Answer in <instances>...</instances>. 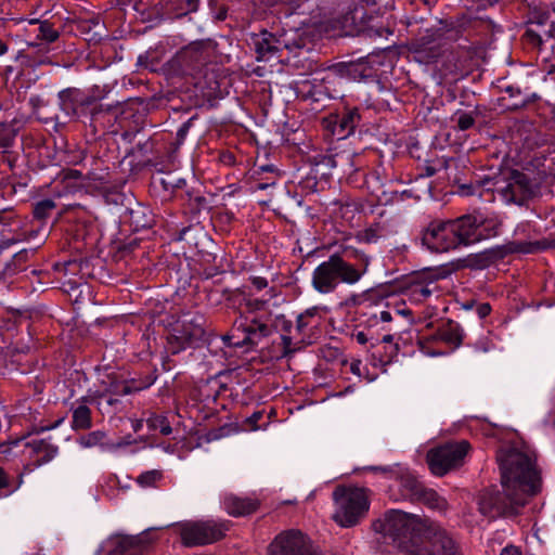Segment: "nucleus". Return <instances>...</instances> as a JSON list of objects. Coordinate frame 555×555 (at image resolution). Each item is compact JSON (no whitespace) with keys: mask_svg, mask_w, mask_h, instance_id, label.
<instances>
[{"mask_svg":"<svg viewBox=\"0 0 555 555\" xmlns=\"http://www.w3.org/2000/svg\"><path fill=\"white\" fill-rule=\"evenodd\" d=\"M500 555H522L520 550L514 545L505 546Z\"/></svg>","mask_w":555,"mask_h":555,"instance_id":"obj_45","label":"nucleus"},{"mask_svg":"<svg viewBox=\"0 0 555 555\" xmlns=\"http://www.w3.org/2000/svg\"><path fill=\"white\" fill-rule=\"evenodd\" d=\"M513 496L508 495L507 491L504 490L502 493L485 492L478 501L479 511L489 518L514 515L525 504L514 502Z\"/></svg>","mask_w":555,"mask_h":555,"instance_id":"obj_14","label":"nucleus"},{"mask_svg":"<svg viewBox=\"0 0 555 555\" xmlns=\"http://www.w3.org/2000/svg\"><path fill=\"white\" fill-rule=\"evenodd\" d=\"M532 23L542 29H528L525 34L528 42L541 46L545 38H555V7L551 10L535 12Z\"/></svg>","mask_w":555,"mask_h":555,"instance_id":"obj_16","label":"nucleus"},{"mask_svg":"<svg viewBox=\"0 0 555 555\" xmlns=\"http://www.w3.org/2000/svg\"><path fill=\"white\" fill-rule=\"evenodd\" d=\"M149 225H150L149 222H145V223H142V224L137 223V227H142V228H145V227H149Z\"/></svg>","mask_w":555,"mask_h":555,"instance_id":"obj_61","label":"nucleus"},{"mask_svg":"<svg viewBox=\"0 0 555 555\" xmlns=\"http://www.w3.org/2000/svg\"><path fill=\"white\" fill-rule=\"evenodd\" d=\"M410 555H463L455 538L440 524L429 520L417 547H411Z\"/></svg>","mask_w":555,"mask_h":555,"instance_id":"obj_7","label":"nucleus"},{"mask_svg":"<svg viewBox=\"0 0 555 555\" xmlns=\"http://www.w3.org/2000/svg\"><path fill=\"white\" fill-rule=\"evenodd\" d=\"M429 354H430V356H442V354H443V352L437 351V352H431V353H429Z\"/></svg>","mask_w":555,"mask_h":555,"instance_id":"obj_62","label":"nucleus"},{"mask_svg":"<svg viewBox=\"0 0 555 555\" xmlns=\"http://www.w3.org/2000/svg\"><path fill=\"white\" fill-rule=\"evenodd\" d=\"M260 502L254 496H241L233 493L225 494L222 501L224 511L233 517H244L255 513Z\"/></svg>","mask_w":555,"mask_h":555,"instance_id":"obj_21","label":"nucleus"},{"mask_svg":"<svg viewBox=\"0 0 555 555\" xmlns=\"http://www.w3.org/2000/svg\"><path fill=\"white\" fill-rule=\"evenodd\" d=\"M269 299H259V298H245V306L249 312H256L263 310L268 304Z\"/></svg>","mask_w":555,"mask_h":555,"instance_id":"obj_40","label":"nucleus"},{"mask_svg":"<svg viewBox=\"0 0 555 555\" xmlns=\"http://www.w3.org/2000/svg\"><path fill=\"white\" fill-rule=\"evenodd\" d=\"M87 401L95 405L101 414H114L119 405V400L104 391H89L87 393Z\"/></svg>","mask_w":555,"mask_h":555,"instance_id":"obj_29","label":"nucleus"},{"mask_svg":"<svg viewBox=\"0 0 555 555\" xmlns=\"http://www.w3.org/2000/svg\"><path fill=\"white\" fill-rule=\"evenodd\" d=\"M501 470L502 489L514 495V502L526 504L540 492L542 479L537 466V455L527 446L502 447L496 454Z\"/></svg>","mask_w":555,"mask_h":555,"instance_id":"obj_1","label":"nucleus"},{"mask_svg":"<svg viewBox=\"0 0 555 555\" xmlns=\"http://www.w3.org/2000/svg\"><path fill=\"white\" fill-rule=\"evenodd\" d=\"M318 312V308L317 307H312V308H309L307 309L302 314H305V318L306 317H313Z\"/></svg>","mask_w":555,"mask_h":555,"instance_id":"obj_53","label":"nucleus"},{"mask_svg":"<svg viewBox=\"0 0 555 555\" xmlns=\"http://www.w3.org/2000/svg\"><path fill=\"white\" fill-rule=\"evenodd\" d=\"M392 339H393V336H392V335H390V334H387V335L383 336V338H382V340H380V341H382V343H391V341H392Z\"/></svg>","mask_w":555,"mask_h":555,"instance_id":"obj_57","label":"nucleus"},{"mask_svg":"<svg viewBox=\"0 0 555 555\" xmlns=\"http://www.w3.org/2000/svg\"><path fill=\"white\" fill-rule=\"evenodd\" d=\"M251 285L257 289L261 291L268 287L267 279L262 276H253L250 278Z\"/></svg>","mask_w":555,"mask_h":555,"instance_id":"obj_44","label":"nucleus"},{"mask_svg":"<svg viewBox=\"0 0 555 555\" xmlns=\"http://www.w3.org/2000/svg\"><path fill=\"white\" fill-rule=\"evenodd\" d=\"M28 25L33 29H26L29 35L34 34L35 38L39 41H28V48H38V51L42 54L37 60L30 52L22 51L17 59L21 60L22 64L26 67L35 68L39 65L49 63L48 56L49 44L56 41L60 37V31L53 27L49 21L30 20Z\"/></svg>","mask_w":555,"mask_h":555,"instance_id":"obj_9","label":"nucleus"},{"mask_svg":"<svg viewBox=\"0 0 555 555\" xmlns=\"http://www.w3.org/2000/svg\"><path fill=\"white\" fill-rule=\"evenodd\" d=\"M373 469L395 479L401 491L400 498L403 500L416 502V500L420 499L421 492L425 488L411 470L399 464L386 467H374Z\"/></svg>","mask_w":555,"mask_h":555,"instance_id":"obj_13","label":"nucleus"},{"mask_svg":"<svg viewBox=\"0 0 555 555\" xmlns=\"http://www.w3.org/2000/svg\"><path fill=\"white\" fill-rule=\"evenodd\" d=\"M55 208L54 201L50 198L42 199L38 203H36L34 207V216L37 219H46L51 211Z\"/></svg>","mask_w":555,"mask_h":555,"instance_id":"obj_36","label":"nucleus"},{"mask_svg":"<svg viewBox=\"0 0 555 555\" xmlns=\"http://www.w3.org/2000/svg\"><path fill=\"white\" fill-rule=\"evenodd\" d=\"M89 404L86 395L78 399L72 406V428L74 430H87L92 427V416Z\"/></svg>","mask_w":555,"mask_h":555,"instance_id":"obj_23","label":"nucleus"},{"mask_svg":"<svg viewBox=\"0 0 555 555\" xmlns=\"http://www.w3.org/2000/svg\"><path fill=\"white\" fill-rule=\"evenodd\" d=\"M348 257L359 261L352 264L344 259L339 254H333L326 261L321 262L312 272V287L320 294H331L335 292L340 283L347 285L357 284L367 272L370 258L354 248H346Z\"/></svg>","mask_w":555,"mask_h":555,"instance_id":"obj_3","label":"nucleus"},{"mask_svg":"<svg viewBox=\"0 0 555 555\" xmlns=\"http://www.w3.org/2000/svg\"><path fill=\"white\" fill-rule=\"evenodd\" d=\"M464 338V331L461 325L452 320H448L433 335V339L441 340L453 348H459Z\"/></svg>","mask_w":555,"mask_h":555,"instance_id":"obj_25","label":"nucleus"},{"mask_svg":"<svg viewBox=\"0 0 555 555\" xmlns=\"http://www.w3.org/2000/svg\"><path fill=\"white\" fill-rule=\"evenodd\" d=\"M225 522L215 520L188 521L180 525L182 544L192 547L215 543L221 540L228 531Z\"/></svg>","mask_w":555,"mask_h":555,"instance_id":"obj_10","label":"nucleus"},{"mask_svg":"<svg viewBox=\"0 0 555 555\" xmlns=\"http://www.w3.org/2000/svg\"><path fill=\"white\" fill-rule=\"evenodd\" d=\"M146 424L152 430H159L164 436H168L172 433V428L167 417L164 415L152 414L147 420Z\"/></svg>","mask_w":555,"mask_h":555,"instance_id":"obj_34","label":"nucleus"},{"mask_svg":"<svg viewBox=\"0 0 555 555\" xmlns=\"http://www.w3.org/2000/svg\"><path fill=\"white\" fill-rule=\"evenodd\" d=\"M383 236L380 228H367L358 235L359 240L366 244L376 243Z\"/></svg>","mask_w":555,"mask_h":555,"instance_id":"obj_38","label":"nucleus"},{"mask_svg":"<svg viewBox=\"0 0 555 555\" xmlns=\"http://www.w3.org/2000/svg\"><path fill=\"white\" fill-rule=\"evenodd\" d=\"M267 295L269 296V299H272L276 296V291L274 287H271L269 288V291L267 292Z\"/></svg>","mask_w":555,"mask_h":555,"instance_id":"obj_56","label":"nucleus"},{"mask_svg":"<svg viewBox=\"0 0 555 555\" xmlns=\"http://www.w3.org/2000/svg\"><path fill=\"white\" fill-rule=\"evenodd\" d=\"M181 184H185V180L179 179L178 183L176 184V186L180 188Z\"/></svg>","mask_w":555,"mask_h":555,"instance_id":"obj_60","label":"nucleus"},{"mask_svg":"<svg viewBox=\"0 0 555 555\" xmlns=\"http://www.w3.org/2000/svg\"><path fill=\"white\" fill-rule=\"evenodd\" d=\"M14 138V130L7 124H0V149L7 150L11 147Z\"/></svg>","mask_w":555,"mask_h":555,"instance_id":"obj_37","label":"nucleus"},{"mask_svg":"<svg viewBox=\"0 0 555 555\" xmlns=\"http://www.w3.org/2000/svg\"><path fill=\"white\" fill-rule=\"evenodd\" d=\"M410 296L415 301H423L438 292L436 279H431L428 274L420 276L409 287Z\"/></svg>","mask_w":555,"mask_h":555,"instance_id":"obj_28","label":"nucleus"},{"mask_svg":"<svg viewBox=\"0 0 555 555\" xmlns=\"http://www.w3.org/2000/svg\"><path fill=\"white\" fill-rule=\"evenodd\" d=\"M429 520L393 509L385 514L379 530L385 537L390 538L404 555H410V546H418Z\"/></svg>","mask_w":555,"mask_h":555,"instance_id":"obj_4","label":"nucleus"},{"mask_svg":"<svg viewBox=\"0 0 555 555\" xmlns=\"http://www.w3.org/2000/svg\"><path fill=\"white\" fill-rule=\"evenodd\" d=\"M391 313L389 311H382L380 312V320L383 322H390L391 321Z\"/></svg>","mask_w":555,"mask_h":555,"instance_id":"obj_52","label":"nucleus"},{"mask_svg":"<svg viewBox=\"0 0 555 555\" xmlns=\"http://www.w3.org/2000/svg\"><path fill=\"white\" fill-rule=\"evenodd\" d=\"M370 17L363 5L354 7L338 21L341 36H357L367 28Z\"/></svg>","mask_w":555,"mask_h":555,"instance_id":"obj_18","label":"nucleus"},{"mask_svg":"<svg viewBox=\"0 0 555 555\" xmlns=\"http://www.w3.org/2000/svg\"><path fill=\"white\" fill-rule=\"evenodd\" d=\"M204 325V317L192 312H185L170 323L167 343L171 353H178L202 339Z\"/></svg>","mask_w":555,"mask_h":555,"instance_id":"obj_6","label":"nucleus"},{"mask_svg":"<svg viewBox=\"0 0 555 555\" xmlns=\"http://www.w3.org/2000/svg\"><path fill=\"white\" fill-rule=\"evenodd\" d=\"M361 364H362V363H361V361H360V360H354V361H352V362H351V364H350V370H351V372H352L353 374H356V375H360V374H361V372H360V366H361Z\"/></svg>","mask_w":555,"mask_h":555,"instance_id":"obj_50","label":"nucleus"},{"mask_svg":"<svg viewBox=\"0 0 555 555\" xmlns=\"http://www.w3.org/2000/svg\"><path fill=\"white\" fill-rule=\"evenodd\" d=\"M189 131V125L188 124H183L177 131V138L179 140V143L181 144L183 142V140L185 139V135Z\"/></svg>","mask_w":555,"mask_h":555,"instance_id":"obj_46","label":"nucleus"},{"mask_svg":"<svg viewBox=\"0 0 555 555\" xmlns=\"http://www.w3.org/2000/svg\"><path fill=\"white\" fill-rule=\"evenodd\" d=\"M490 311L491 308L489 304H482L477 308V312L480 318L487 317L490 313Z\"/></svg>","mask_w":555,"mask_h":555,"instance_id":"obj_48","label":"nucleus"},{"mask_svg":"<svg viewBox=\"0 0 555 555\" xmlns=\"http://www.w3.org/2000/svg\"><path fill=\"white\" fill-rule=\"evenodd\" d=\"M233 335L241 332L244 334L242 344L257 345L261 339L272 335V328L269 321V315L264 319L240 315L233 324Z\"/></svg>","mask_w":555,"mask_h":555,"instance_id":"obj_15","label":"nucleus"},{"mask_svg":"<svg viewBox=\"0 0 555 555\" xmlns=\"http://www.w3.org/2000/svg\"><path fill=\"white\" fill-rule=\"evenodd\" d=\"M305 314H299L297 318L296 330L298 333H302L304 330L308 326V323L305 321Z\"/></svg>","mask_w":555,"mask_h":555,"instance_id":"obj_47","label":"nucleus"},{"mask_svg":"<svg viewBox=\"0 0 555 555\" xmlns=\"http://www.w3.org/2000/svg\"><path fill=\"white\" fill-rule=\"evenodd\" d=\"M273 185H275V181H271V182H267V183L259 182V183H257L256 189L257 190H266L267 188L273 186Z\"/></svg>","mask_w":555,"mask_h":555,"instance_id":"obj_51","label":"nucleus"},{"mask_svg":"<svg viewBox=\"0 0 555 555\" xmlns=\"http://www.w3.org/2000/svg\"><path fill=\"white\" fill-rule=\"evenodd\" d=\"M333 519L344 528L356 526L369 512V491L359 487H337L333 492Z\"/></svg>","mask_w":555,"mask_h":555,"instance_id":"obj_5","label":"nucleus"},{"mask_svg":"<svg viewBox=\"0 0 555 555\" xmlns=\"http://www.w3.org/2000/svg\"><path fill=\"white\" fill-rule=\"evenodd\" d=\"M26 447L31 449L34 455H36L35 465L41 466L52 461L57 452L59 448L44 439H35L26 443Z\"/></svg>","mask_w":555,"mask_h":555,"instance_id":"obj_27","label":"nucleus"},{"mask_svg":"<svg viewBox=\"0 0 555 555\" xmlns=\"http://www.w3.org/2000/svg\"><path fill=\"white\" fill-rule=\"evenodd\" d=\"M106 434L102 430H94L91 431L79 439V444L82 448H93V447H101L103 450H105V443L108 441H105Z\"/></svg>","mask_w":555,"mask_h":555,"instance_id":"obj_32","label":"nucleus"},{"mask_svg":"<svg viewBox=\"0 0 555 555\" xmlns=\"http://www.w3.org/2000/svg\"><path fill=\"white\" fill-rule=\"evenodd\" d=\"M354 339L360 345L370 344V347L373 348L379 344V339L375 337H370L365 332L358 331L353 334Z\"/></svg>","mask_w":555,"mask_h":555,"instance_id":"obj_41","label":"nucleus"},{"mask_svg":"<svg viewBox=\"0 0 555 555\" xmlns=\"http://www.w3.org/2000/svg\"><path fill=\"white\" fill-rule=\"evenodd\" d=\"M457 244L468 246L498 234L499 223L481 214H468L451 220Z\"/></svg>","mask_w":555,"mask_h":555,"instance_id":"obj_8","label":"nucleus"},{"mask_svg":"<svg viewBox=\"0 0 555 555\" xmlns=\"http://www.w3.org/2000/svg\"><path fill=\"white\" fill-rule=\"evenodd\" d=\"M143 387H134L127 382L112 384L104 392L113 397L127 396L135 391H140Z\"/></svg>","mask_w":555,"mask_h":555,"instance_id":"obj_35","label":"nucleus"},{"mask_svg":"<svg viewBox=\"0 0 555 555\" xmlns=\"http://www.w3.org/2000/svg\"><path fill=\"white\" fill-rule=\"evenodd\" d=\"M140 537L119 535L107 541L108 555H132L141 550Z\"/></svg>","mask_w":555,"mask_h":555,"instance_id":"obj_22","label":"nucleus"},{"mask_svg":"<svg viewBox=\"0 0 555 555\" xmlns=\"http://www.w3.org/2000/svg\"><path fill=\"white\" fill-rule=\"evenodd\" d=\"M164 478V474H163V470L160 469H151V470H146V472H143L142 474H140L137 479H135V482L141 487V488H156L158 486V483L163 480Z\"/></svg>","mask_w":555,"mask_h":555,"instance_id":"obj_31","label":"nucleus"},{"mask_svg":"<svg viewBox=\"0 0 555 555\" xmlns=\"http://www.w3.org/2000/svg\"><path fill=\"white\" fill-rule=\"evenodd\" d=\"M258 61L268 60L280 50V40L267 30L261 31L253 38Z\"/></svg>","mask_w":555,"mask_h":555,"instance_id":"obj_24","label":"nucleus"},{"mask_svg":"<svg viewBox=\"0 0 555 555\" xmlns=\"http://www.w3.org/2000/svg\"><path fill=\"white\" fill-rule=\"evenodd\" d=\"M464 195H477L486 201L499 198L505 204L525 205L540 193V184L529 175L512 170L507 176L485 178L461 186Z\"/></svg>","mask_w":555,"mask_h":555,"instance_id":"obj_2","label":"nucleus"},{"mask_svg":"<svg viewBox=\"0 0 555 555\" xmlns=\"http://www.w3.org/2000/svg\"><path fill=\"white\" fill-rule=\"evenodd\" d=\"M468 450L469 443L466 440L449 442L429 450L427 463L431 473L436 476L446 475L449 470L462 464Z\"/></svg>","mask_w":555,"mask_h":555,"instance_id":"obj_11","label":"nucleus"},{"mask_svg":"<svg viewBox=\"0 0 555 555\" xmlns=\"http://www.w3.org/2000/svg\"><path fill=\"white\" fill-rule=\"evenodd\" d=\"M360 121L358 108L346 109L340 116L336 117L333 127V133L339 139L347 138L351 134Z\"/></svg>","mask_w":555,"mask_h":555,"instance_id":"obj_26","label":"nucleus"},{"mask_svg":"<svg viewBox=\"0 0 555 555\" xmlns=\"http://www.w3.org/2000/svg\"><path fill=\"white\" fill-rule=\"evenodd\" d=\"M376 57V55L370 54L356 61L344 62L337 65V70L343 77L362 80L374 75V66L378 63Z\"/></svg>","mask_w":555,"mask_h":555,"instance_id":"obj_17","label":"nucleus"},{"mask_svg":"<svg viewBox=\"0 0 555 555\" xmlns=\"http://www.w3.org/2000/svg\"><path fill=\"white\" fill-rule=\"evenodd\" d=\"M142 425H143L142 421L138 420V421L133 422L132 428L134 431H139L142 428Z\"/></svg>","mask_w":555,"mask_h":555,"instance_id":"obj_54","label":"nucleus"},{"mask_svg":"<svg viewBox=\"0 0 555 555\" xmlns=\"http://www.w3.org/2000/svg\"><path fill=\"white\" fill-rule=\"evenodd\" d=\"M56 426H57V423H56L55 425L51 426V427H41V428H39V429H36V430H34V433H37V434H38V433H41V431H43V430L54 428V427H56Z\"/></svg>","mask_w":555,"mask_h":555,"instance_id":"obj_59","label":"nucleus"},{"mask_svg":"<svg viewBox=\"0 0 555 555\" xmlns=\"http://www.w3.org/2000/svg\"><path fill=\"white\" fill-rule=\"evenodd\" d=\"M8 52V46L0 39V55H3Z\"/></svg>","mask_w":555,"mask_h":555,"instance_id":"obj_55","label":"nucleus"},{"mask_svg":"<svg viewBox=\"0 0 555 555\" xmlns=\"http://www.w3.org/2000/svg\"><path fill=\"white\" fill-rule=\"evenodd\" d=\"M8 486H9L8 476H7L5 472L3 470V468L0 467V489L5 488Z\"/></svg>","mask_w":555,"mask_h":555,"instance_id":"obj_49","label":"nucleus"},{"mask_svg":"<svg viewBox=\"0 0 555 555\" xmlns=\"http://www.w3.org/2000/svg\"><path fill=\"white\" fill-rule=\"evenodd\" d=\"M422 241L436 253H446L459 247L451 220L431 222L423 233Z\"/></svg>","mask_w":555,"mask_h":555,"instance_id":"obj_12","label":"nucleus"},{"mask_svg":"<svg viewBox=\"0 0 555 555\" xmlns=\"http://www.w3.org/2000/svg\"><path fill=\"white\" fill-rule=\"evenodd\" d=\"M93 99L76 88H68L59 93V105L65 117H75L79 107L89 106Z\"/></svg>","mask_w":555,"mask_h":555,"instance_id":"obj_19","label":"nucleus"},{"mask_svg":"<svg viewBox=\"0 0 555 555\" xmlns=\"http://www.w3.org/2000/svg\"><path fill=\"white\" fill-rule=\"evenodd\" d=\"M550 106V115L552 116L553 119H555V103H550L548 104Z\"/></svg>","mask_w":555,"mask_h":555,"instance_id":"obj_58","label":"nucleus"},{"mask_svg":"<svg viewBox=\"0 0 555 555\" xmlns=\"http://www.w3.org/2000/svg\"><path fill=\"white\" fill-rule=\"evenodd\" d=\"M270 325L273 333H280L281 334V354L279 358H289L292 357L298 348L296 347V344L293 341V337L289 335L293 328L292 321L287 320L285 315L279 314V315H269Z\"/></svg>","mask_w":555,"mask_h":555,"instance_id":"obj_20","label":"nucleus"},{"mask_svg":"<svg viewBox=\"0 0 555 555\" xmlns=\"http://www.w3.org/2000/svg\"><path fill=\"white\" fill-rule=\"evenodd\" d=\"M260 169H261L262 171H267V170H269V167H268V166H262Z\"/></svg>","mask_w":555,"mask_h":555,"instance_id":"obj_63","label":"nucleus"},{"mask_svg":"<svg viewBox=\"0 0 555 555\" xmlns=\"http://www.w3.org/2000/svg\"><path fill=\"white\" fill-rule=\"evenodd\" d=\"M182 2H183V5L181 7V9L184 11L182 13H180L179 15H183V14H186L190 12H195L197 10L199 0H182Z\"/></svg>","mask_w":555,"mask_h":555,"instance_id":"obj_43","label":"nucleus"},{"mask_svg":"<svg viewBox=\"0 0 555 555\" xmlns=\"http://www.w3.org/2000/svg\"><path fill=\"white\" fill-rule=\"evenodd\" d=\"M416 502H421L428 506L431 509L438 511L440 513L446 512L448 509V502L444 498L440 496L435 490L424 488V490L420 494V499Z\"/></svg>","mask_w":555,"mask_h":555,"instance_id":"obj_30","label":"nucleus"},{"mask_svg":"<svg viewBox=\"0 0 555 555\" xmlns=\"http://www.w3.org/2000/svg\"><path fill=\"white\" fill-rule=\"evenodd\" d=\"M476 116H477L476 113L464 112V111L457 109L452 115L451 119L453 122H455L456 128L459 130L465 131V130L470 129L475 125Z\"/></svg>","mask_w":555,"mask_h":555,"instance_id":"obj_33","label":"nucleus"},{"mask_svg":"<svg viewBox=\"0 0 555 555\" xmlns=\"http://www.w3.org/2000/svg\"><path fill=\"white\" fill-rule=\"evenodd\" d=\"M132 437L129 435L127 437H122L117 439L116 441H108L105 443V451H115L125 447H128L133 443Z\"/></svg>","mask_w":555,"mask_h":555,"instance_id":"obj_39","label":"nucleus"},{"mask_svg":"<svg viewBox=\"0 0 555 555\" xmlns=\"http://www.w3.org/2000/svg\"><path fill=\"white\" fill-rule=\"evenodd\" d=\"M263 413L261 411L254 412L249 417L246 418V423L249 426V429L257 430L259 426L257 423L262 418Z\"/></svg>","mask_w":555,"mask_h":555,"instance_id":"obj_42","label":"nucleus"}]
</instances>
